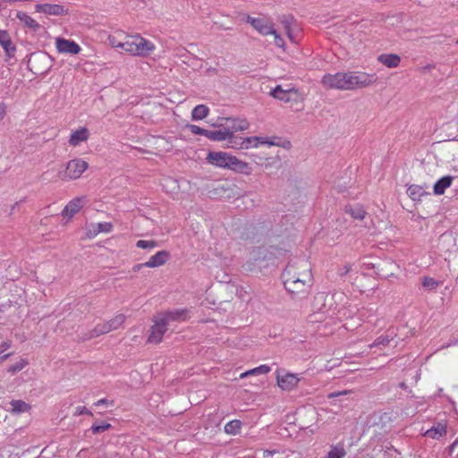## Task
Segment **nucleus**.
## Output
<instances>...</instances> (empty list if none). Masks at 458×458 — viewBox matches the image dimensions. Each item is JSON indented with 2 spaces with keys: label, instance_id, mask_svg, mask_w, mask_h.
<instances>
[{
  "label": "nucleus",
  "instance_id": "24",
  "mask_svg": "<svg viewBox=\"0 0 458 458\" xmlns=\"http://www.w3.org/2000/svg\"><path fill=\"white\" fill-rule=\"evenodd\" d=\"M302 261H307L304 259H297L292 263H289L284 268L283 273H289L290 275H294L293 279H301L304 274V268L301 265H300Z\"/></svg>",
  "mask_w": 458,
  "mask_h": 458
},
{
  "label": "nucleus",
  "instance_id": "3",
  "mask_svg": "<svg viewBox=\"0 0 458 458\" xmlns=\"http://www.w3.org/2000/svg\"><path fill=\"white\" fill-rule=\"evenodd\" d=\"M285 253L281 248L275 246H260L258 247L250 253V258L248 263L252 266H257L259 268L267 267L270 265H275V260L279 259Z\"/></svg>",
  "mask_w": 458,
  "mask_h": 458
},
{
  "label": "nucleus",
  "instance_id": "32",
  "mask_svg": "<svg viewBox=\"0 0 458 458\" xmlns=\"http://www.w3.org/2000/svg\"><path fill=\"white\" fill-rule=\"evenodd\" d=\"M346 454L344 444L340 442L330 446V451L327 453V458H344Z\"/></svg>",
  "mask_w": 458,
  "mask_h": 458
},
{
  "label": "nucleus",
  "instance_id": "52",
  "mask_svg": "<svg viewBox=\"0 0 458 458\" xmlns=\"http://www.w3.org/2000/svg\"><path fill=\"white\" fill-rule=\"evenodd\" d=\"M90 415L92 416V412L86 407H77L76 408V411H75V415L76 416H79V415Z\"/></svg>",
  "mask_w": 458,
  "mask_h": 458
},
{
  "label": "nucleus",
  "instance_id": "26",
  "mask_svg": "<svg viewBox=\"0 0 458 458\" xmlns=\"http://www.w3.org/2000/svg\"><path fill=\"white\" fill-rule=\"evenodd\" d=\"M394 267H395V264L392 261H386L385 263L378 264L377 266L373 265V268L377 269V271H375V273L378 276L384 277V278H387L394 274L392 270Z\"/></svg>",
  "mask_w": 458,
  "mask_h": 458
},
{
  "label": "nucleus",
  "instance_id": "13",
  "mask_svg": "<svg viewBox=\"0 0 458 458\" xmlns=\"http://www.w3.org/2000/svg\"><path fill=\"white\" fill-rule=\"evenodd\" d=\"M55 45L60 53L77 55L81 50V47L75 41L64 38H57Z\"/></svg>",
  "mask_w": 458,
  "mask_h": 458
},
{
  "label": "nucleus",
  "instance_id": "6",
  "mask_svg": "<svg viewBox=\"0 0 458 458\" xmlns=\"http://www.w3.org/2000/svg\"><path fill=\"white\" fill-rule=\"evenodd\" d=\"M271 96L276 99L290 104L291 108L299 110L301 108L303 98L295 89H284L281 85H277L272 91Z\"/></svg>",
  "mask_w": 458,
  "mask_h": 458
},
{
  "label": "nucleus",
  "instance_id": "11",
  "mask_svg": "<svg viewBox=\"0 0 458 458\" xmlns=\"http://www.w3.org/2000/svg\"><path fill=\"white\" fill-rule=\"evenodd\" d=\"M344 79V72H336L335 74H325L321 79V83L324 88L328 89H340L344 90L343 80Z\"/></svg>",
  "mask_w": 458,
  "mask_h": 458
},
{
  "label": "nucleus",
  "instance_id": "30",
  "mask_svg": "<svg viewBox=\"0 0 458 458\" xmlns=\"http://www.w3.org/2000/svg\"><path fill=\"white\" fill-rule=\"evenodd\" d=\"M446 434V426L443 423H437L436 426H433L431 428L428 429L424 436L433 438L439 439L443 436Z\"/></svg>",
  "mask_w": 458,
  "mask_h": 458
},
{
  "label": "nucleus",
  "instance_id": "34",
  "mask_svg": "<svg viewBox=\"0 0 458 458\" xmlns=\"http://www.w3.org/2000/svg\"><path fill=\"white\" fill-rule=\"evenodd\" d=\"M10 404L13 413L27 412L31 409L30 405L22 400H13Z\"/></svg>",
  "mask_w": 458,
  "mask_h": 458
},
{
  "label": "nucleus",
  "instance_id": "47",
  "mask_svg": "<svg viewBox=\"0 0 458 458\" xmlns=\"http://www.w3.org/2000/svg\"><path fill=\"white\" fill-rule=\"evenodd\" d=\"M276 453H277L276 450H258L256 455L258 458H270Z\"/></svg>",
  "mask_w": 458,
  "mask_h": 458
},
{
  "label": "nucleus",
  "instance_id": "51",
  "mask_svg": "<svg viewBox=\"0 0 458 458\" xmlns=\"http://www.w3.org/2000/svg\"><path fill=\"white\" fill-rule=\"evenodd\" d=\"M270 35L275 36V44L278 47H284V40L283 38L277 33V31L275 30V33H271Z\"/></svg>",
  "mask_w": 458,
  "mask_h": 458
},
{
  "label": "nucleus",
  "instance_id": "16",
  "mask_svg": "<svg viewBox=\"0 0 458 458\" xmlns=\"http://www.w3.org/2000/svg\"><path fill=\"white\" fill-rule=\"evenodd\" d=\"M188 310L187 309H181V310H168L162 314H160L159 318L165 321L166 325L170 321H185L188 318Z\"/></svg>",
  "mask_w": 458,
  "mask_h": 458
},
{
  "label": "nucleus",
  "instance_id": "29",
  "mask_svg": "<svg viewBox=\"0 0 458 458\" xmlns=\"http://www.w3.org/2000/svg\"><path fill=\"white\" fill-rule=\"evenodd\" d=\"M344 211L349 214L352 218L362 220L367 212L364 210L363 207L360 205H346L344 208Z\"/></svg>",
  "mask_w": 458,
  "mask_h": 458
},
{
  "label": "nucleus",
  "instance_id": "27",
  "mask_svg": "<svg viewBox=\"0 0 458 458\" xmlns=\"http://www.w3.org/2000/svg\"><path fill=\"white\" fill-rule=\"evenodd\" d=\"M113 229V225L108 222L98 223L92 225L91 228L89 229L87 235L89 238L97 236L99 233H110Z\"/></svg>",
  "mask_w": 458,
  "mask_h": 458
},
{
  "label": "nucleus",
  "instance_id": "44",
  "mask_svg": "<svg viewBox=\"0 0 458 458\" xmlns=\"http://www.w3.org/2000/svg\"><path fill=\"white\" fill-rule=\"evenodd\" d=\"M111 424L107 422H101V423H94L91 427V430L94 434H99L101 432H104L111 428Z\"/></svg>",
  "mask_w": 458,
  "mask_h": 458
},
{
  "label": "nucleus",
  "instance_id": "55",
  "mask_svg": "<svg viewBox=\"0 0 458 458\" xmlns=\"http://www.w3.org/2000/svg\"><path fill=\"white\" fill-rule=\"evenodd\" d=\"M106 403H110V404H113L114 403V401H109L107 399H100L98 400V402L95 403V405L96 406H99L101 404H106Z\"/></svg>",
  "mask_w": 458,
  "mask_h": 458
},
{
  "label": "nucleus",
  "instance_id": "28",
  "mask_svg": "<svg viewBox=\"0 0 458 458\" xmlns=\"http://www.w3.org/2000/svg\"><path fill=\"white\" fill-rule=\"evenodd\" d=\"M16 17L24 24L25 27L31 29L33 31H38L40 29L39 23L26 13L19 11L16 13Z\"/></svg>",
  "mask_w": 458,
  "mask_h": 458
},
{
  "label": "nucleus",
  "instance_id": "9",
  "mask_svg": "<svg viewBox=\"0 0 458 458\" xmlns=\"http://www.w3.org/2000/svg\"><path fill=\"white\" fill-rule=\"evenodd\" d=\"M312 309L321 314H335L337 305L334 299V295L325 293H318L312 301Z\"/></svg>",
  "mask_w": 458,
  "mask_h": 458
},
{
  "label": "nucleus",
  "instance_id": "53",
  "mask_svg": "<svg viewBox=\"0 0 458 458\" xmlns=\"http://www.w3.org/2000/svg\"><path fill=\"white\" fill-rule=\"evenodd\" d=\"M184 52L182 54H178L179 57L182 59V63H184L185 64H188V65H191L190 64V52L189 51H186L185 49H183Z\"/></svg>",
  "mask_w": 458,
  "mask_h": 458
},
{
  "label": "nucleus",
  "instance_id": "23",
  "mask_svg": "<svg viewBox=\"0 0 458 458\" xmlns=\"http://www.w3.org/2000/svg\"><path fill=\"white\" fill-rule=\"evenodd\" d=\"M454 179V177L452 175H445L438 179L433 186L434 194H444L445 190L452 185Z\"/></svg>",
  "mask_w": 458,
  "mask_h": 458
},
{
  "label": "nucleus",
  "instance_id": "25",
  "mask_svg": "<svg viewBox=\"0 0 458 458\" xmlns=\"http://www.w3.org/2000/svg\"><path fill=\"white\" fill-rule=\"evenodd\" d=\"M377 60L388 68H395L401 63V57L396 54H382L378 55Z\"/></svg>",
  "mask_w": 458,
  "mask_h": 458
},
{
  "label": "nucleus",
  "instance_id": "40",
  "mask_svg": "<svg viewBox=\"0 0 458 458\" xmlns=\"http://www.w3.org/2000/svg\"><path fill=\"white\" fill-rule=\"evenodd\" d=\"M241 428L242 421L239 420H233L225 424V431L227 434L236 435L237 433H239Z\"/></svg>",
  "mask_w": 458,
  "mask_h": 458
},
{
  "label": "nucleus",
  "instance_id": "58",
  "mask_svg": "<svg viewBox=\"0 0 458 458\" xmlns=\"http://www.w3.org/2000/svg\"><path fill=\"white\" fill-rule=\"evenodd\" d=\"M10 347V344L7 343H4L0 345V352H3L4 350L8 349Z\"/></svg>",
  "mask_w": 458,
  "mask_h": 458
},
{
  "label": "nucleus",
  "instance_id": "17",
  "mask_svg": "<svg viewBox=\"0 0 458 458\" xmlns=\"http://www.w3.org/2000/svg\"><path fill=\"white\" fill-rule=\"evenodd\" d=\"M299 381L300 379L296 377V375L292 373H287L284 376H277L278 386L285 391L293 389L298 385Z\"/></svg>",
  "mask_w": 458,
  "mask_h": 458
},
{
  "label": "nucleus",
  "instance_id": "41",
  "mask_svg": "<svg viewBox=\"0 0 458 458\" xmlns=\"http://www.w3.org/2000/svg\"><path fill=\"white\" fill-rule=\"evenodd\" d=\"M270 367L267 365H261L255 369H250L244 373L241 374V378H243L245 377L250 376V375H257V374H267L270 371Z\"/></svg>",
  "mask_w": 458,
  "mask_h": 458
},
{
  "label": "nucleus",
  "instance_id": "8",
  "mask_svg": "<svg viewBox=\"0 0 458 458\" xmlns=\"http://www.w3.org/2000/svg\"><path fill=\"white\" fill-rule=\"evenodd\" d=\"M88 167L89 165L86 161L81 158H74L66 164L64 170L58 172V177L63 181L76 180L81 176Z\"/></svg>",
  "mask_w": 458,
  "mask_h": 458
},
{
  "label": "nucleus",
  "instance_id": "50",
  "mask_svg": "<svg viewBox=\"0 0 458 458\" xmlns=\"http://www.w3.org/2000/svg\"><path fill=\"white\" fill-rule=\"evenodd\" d=\"M108 42L109 44L113 47H116V48H121L122 49V46L123 45V41H120L117 39V37L116 36H114V35H110L108 37Z\"/></svg>",
  "mask_w": 458,
  "mask_h": 458
},
{
  "label": "nucleus",
  "instance_id": "43",
  "mask_svg": "<svg viewBox=\"0 0 458 458\" xmlns=\"http://www.w3.org/2000/svg\"><path fill=\"white\" fill-rule=\"evenodd\" d=\"M26 365H28L27 360L21 359L16 363L9 366V368L7 369V371L10 373H13V374L17 373V372L21 371Z\"/></svg>",
  "mask_w": 458,
  "mask_h": 458
},
{
  "label": "nucleus",
  "instance_id": "31",
  "mask_svg": "<svg viewBox=\"0 0 458 458\" xmlns=\"http://www.w3.org/2000/svg\"><path fill=\"white\" fill-rule=\"evenodd\" d=\"M407 194L414 201L420 200L422 196L430 195V193L427 192L422 186L416 184H412L408 187Z\"/></svg>",
  "mask_w": 458,
  "mask_h": 458
},
{
  "label": "nucleus",
  "instance_id": "14",
  "mask_svg": "<svg viewBox=\"0 0 458 458\" xmlns=\"http://www.w3.org/2000/svg\"><path fill=\"white\" fill-rule=\"evenodd\" d=\"M35 9L37 12L49 15H64L68 13V10L62 4H38Z\"/></svg>",
  "mask_w": 458,
  "mask_h": 458
},
{
  "label": "nucleus",
  "instance_id": "4",
  "mask_svg": "<svg viewBox=\"0 0 458 458\" xmlns=\"http://www.w3.org/2000/svg\"><path fill=\"white\" fill-rule=\"evenodd\" d=\"M122 49L134 55L148 56L155 49V45L140 35H126Z\"/></svg>",
  "mask_w": 458,
  "mask_h": 458
},
{
  "label": "nucleus",
  "instance_id": "35",
  "mask_svg": "<svg viewBox=\"0 0 458 458\" xmlns=\"http://www.w3.org/2000/svg\"><path fill=\"white\" fill-rule=\"evenodd\" d=\"M242 144H244V149L257 148L259 144H265V138L257 136L246 137Z\"/></svg>",
  "mask_w": 458,
  "mask_h": 458
},
{
  "label": "nucleus",
  "instance_id": "18",
  "mask_svg": "<svg viewBox=\"0 0 458 458\" xmlns=\"http://www.w3.org/2000/svg\"><path fill=\"white\" fill-rule=\"evenodd\" d=\"M170 259V253L166 250L157 251L145 262L146 267H157L163 266Z\"/></svg>",
  "mask_w": 458,
  "mask_h": 458
},
{
  "label": "nucleus",
  "instance_id": "42",
  "mask_svg": "<svg viewBox=\"0 0 458 458\" xmlns=\"http://www.w3.org/2000/svg\"><path fill=\"white\" fill-rule=\"evenodd\" d=\"M421 284H422L423 288H425L426 290L433 291V290L437 289V287L440 284V283L432 277L424 276L421 279Z\"/></svg>",
  "mask_w": 458,
  "mask_h": 458
},
{
  "label": "nucleus",
  "instance_id": "19",
  "mask_svg": "<svg viewBox=\"0 0 458 458\" xmlns=\"http://www.w3.org/2000/svg\"><path fill=\"white\" fill-rule=\"evenodd\" d=\"M0 45L9 57H13L16 47L12 42L11 37L6 30H0Z\"/></svg>",
  "mask_w": 458,
  "mask_h": 458
},
{
  "label": "nucleus",
  "instance_id": "64",
  "mask_svg": "<svg viewBox=\"0 0 458 458\" xmlns=\"http://www.w3.org/2000/svg\"><path fill=\"white\" fill-rule=\"evenodd\" d=\"M10 356V354H5L2 357V360H6L8 357Z\"/></svg>",
  "mask_w": 458,
  "mask_h": 458
},
{
  "label": "nucleus",
  "instance_id": "57",
  "mask_svg": "<svg viewBox=\"0 0 458 458\" xmlns=\"http://www.w3.org/2000/svg\"><path fill=\"white\" fill-rule=\"evenodd\" d=\"M348 392L347 391H344V392H335V393H332L328 395V397H335V396H339V395H342V394H346Z\"/></svg>",
  "mask_w": 458,
  "mask_h": 458
},
{
  "label": "nucleus",
  "instance_id": "22",
  "mask_svg": "<svg viewBox=\"0 0 458 458\" xmlns=\"http://www.w3.org/2000/svg\"><path fill=\"white\" fill-rule=\"evenodd\" d=\"M396 336V333L394 328L387 329L385 334L379 335L375 341L369 345L370 348L377 346H386L390 342L394 341Z\"/></svg>",
  "mask_w": 458,
  "mask_h": 458
},
{
  "label": "nucleus",
  "instance_id": "56",
  "mask_svg": "<svg viewBox=\"0 0 458 458\" xmlns=\"http://www.w3.org/2000/svg\"><path fill=\"white\" fill-rule=\"evenodd\" d=\"M142 267H146L145 263L136 264L132 267V271L139 272Z\"/></svg>",
  "mask_w": 458,
  "mask_h": 458
},
{
  "label": "nucleus",
  "instance_id": "60",
  "mask_svg": "<svg viewBox=\"0 0 458 458\" xmlns=\"http://www.w3.org/2000/svg\"><path fill=\"white\" fill-rule=\"evenodd\" d=\"M4 108L0 106V120H2L4 117Z\"/></svg>",
  "mask_w": 458,
  "mask_h": 458
},
{
  "label": "nucleus",
  "instance_id": "62",
  "mask_svg": "<svg viewBox=\"0 0 458 458\" xmlns=\"http://www.w3.org/2000/svg\"><path fill=\"white\" fill-rule=\"evenodd\" d=\"M419 377H420V374L418 372H416V375L414 376L415 382H417Z\"/></svg>",
  "mask_w": 458,
  "mask_h": 458
},
{
  "label": "nucleus",
  "instance_id": "7",
  "mask_svg": "<svg viewBox=\"0 0 458 458\" xmlns=\"http://www.w3.org/2000/svg\"><path fill=\"white\" fill-rule=\"evenodd\" d=\"M124 321L125 316L123 314H118L109 321L98 324L92 330L84 334V335L81 337V340L85 341L98 337L104 334H107L110 331L119 328L124 323Z\"/></svg>",
  "mask_w": 458,
  "mask_h": 458
},
{
  "label": "nucleus",
  "instance_id": "12",
  "mask_svg": "<svg viewBox=\"0 0 458 458\" xmlns=\"http://www.w3.org/2000/svg\"><path fill=\"white\" fill-rule=\"evenodd\" d=\"M86 196H80L72 199L63 209L62 216L64 217H72L87 203Z\"/></svg>",
  "mask_w": 458,
  "mask_h": 458
},
{
  "label": "nucleus",
  "instance_id": "45",
  "mask_svg": "<svg viewBox=\"0 0 458 458\" xmlns=\"http://www.w3.org/2000/svg\"><path fill=\"white\" fill-rule=\"evenodd\" d=\"M136 246L140 249H154L157 246V242L154 241V240H150V241L139 240L136 242Z\"/></svg>",
  "mask_w": 458,
  "mask_h": 458
},
{
  "label": "nucleus",
  "instance_id": "38",
  "mask_svg": "<svg viewBox=\"0 0 458 458\" xmlns=\"http://www.w3.org/2000/svg\"><path fill=\"white\" fill-rule=\"evenodd\" d=\"M226 121H232L233 124L230 127L231 131H233V133L236 131H242L249 128V122L245 119L243 120H234L231 118H226Z\"/></svg>",
  "mask_w": 458,
  "mask_h": 458
},
{
  "label": "nucleus",
  "instance_id": "54",
  "mask_svg": "<svg viewBox=\"0 0 458 458\" xmlns=\"http://www.w3.org/2000/svg\"><path fill=\"white\" fill-rule=\"evenodd\" d=\"M351 271V265L347 264L344 267L343 270L339 272L340 276H346Z\"/></svg>",
  "mask_w": 458,
  "mask_h": 458
},
{
  "label": "nucleus",
  "instance_id": "61",
  "mask_svg": "<svg viewBox=\"0 0 458 458\" xmlns=\"http://www.w3.org/2000/svg\"><path fill=\"white\" fill-rule=\"evenodd\" d=\"M399 387H400V388H403V389H407V385H406V383H405V382H401V383L399 384Z\"/></svg>",
  "mask_w": 458,
  "mask_h": 458
},
{
  "label": "nucleus",
  "instance_id": "46",
  "mask_svg": "<svg viewBox=\"0 0 458 458\" xmlns=\"http://www.w3.org/2000/svg\"><path fill=\"white\" fill-rule=\"evenodd\" d=\"M187 127L190 130V131L195 135L206 136L207 129L201 128L195 124H188Z\"/></svg>",
  "mask_w": 458,
  "mask_h": 458
},
{
  "label": "nucleus",
  "instance_id": "2",
  "mask_svg": "<svg viewBox=\"0 0 458 458\" xmlns=\"http://www.w3.org/2000/svg\"><path fill=\"white\" fill-rule=\"evenodd\" d=\"M207 161L220 168H226L235 173L249 175L252 172L250 165L236 157L223 151H210L207 156Z\"/></svg>",
  "mask_w": 458,
  "mask_h": 458
},
{
  "label": "nucleus",
  "instance_id": "49",
  "mask_svg": "<svg viewBox=\"0 0 458 458\" xmlns=\"http://www.w3.org/2000/svg\"><path fill=\"white\" fill-rule=\"evenodd\" d=\"M326 315L317 312L316 310H313V314L310 315V322L316 323V322H321L325 319Z\"/></svg>",
  "mask_w": 458,
  "mask_h": 458
},
{
  "label": "nucleus",
  "instance_id": "59",
  "mask_svg": "<svg viewBox=\"0 0 458 458\" xmlns=\"http://www.w3.org/2000/svg\"><path fill=\"white\" fill-rule=\"evenodd\" d=\"M254 162L257 165H264V158L260 157H258V159H255Z\"/></svg>",
  "mask_w": 458,
  "mask_h": 458
},
{
  "label": "nucleus",
  "instance_id": "1",
  "mask_svg": "<svg viewBox=\"0 0 458 458\" xmlns=\"http://www.w3.org/2000/svg\"><path fill=\"white\" fill-rule=\"evenodd\" d=\"M300 265L304 268L301 279H293L294 275H290L288 272L282 274L284 288L293 298L296 299H301L309 293L312 282L311 269L308 261H302Z\"/></svg>",
  "mask_w": 458,
  "mask_h": 458
},
{
  "label": "nucleus",
  "instance_id": "5",
  "mask_svg": "<svg viewBox=\"0 0 458 458\" xmlns=\"http://www.w3.org/2000/svg\"><path fill=\"white\" fill-rule=\"evenodd\" d=\"M344 79L343 80L344 90H354L367 87L377 81L374 74H368L365 72H344Z\"/></svg>",
  "mask_w": 458,
  "mask_h": 458
},
{
  "label": "nucleus",
  "instance_id": "36",
  "mask_svg": "<svg viewBox=\"0 0 458 458\" xmlns=\"http://www.w3.org/2000/svg\"><path fill=\"white\" fill-rule=\"evenodd\" d=\"M226 140H228L229 147L236 149H244V144H242L244 138L235 136L233 131L230 130V135Z\"/></svg>",
  "mask_w": 458,
  "mask_h": 458
},
{
  "label": "nucleus",
  "instance_id": "20",
  "mask_svg": "<svg viewBox=\"0 0 458 458\" xmlns=\"http://www.w3.org/2000/svg\"><path fill=\"white\" fill-rule=\"evenodd\" d=\"M89 137V131L86 127L72 131L68 140L71 146L76 147L81 142L86 141Z\"/></svg>",
  "mask_w": 458,
  "mask_h": 458
},
{
  "label": "nucleus",
  "instance_id": "21",
  "mask_svg": "<svg viewBox=\"0 0 458 458\" xmlns=\"http://www.w3.org/2000/svg\"><path fill=\"white\" fill-rule=\"evenodd\" d=\"M219 130H207L206 136L208 139L213 141H223L225 140L230 135V128L224 127L223 125L218 126Z\"/></svg>",
  "mask_w": 458,
  "mask_h": 458
},
{
  "label": "nucleus",
  "instance_id": "37",
  "mask_svg": "<svg viewBox=\"0 0 458 458\" xmlns=\"http://www.w3.org/2000/svg\"><path fill=\"white\" fill-rule=\"evenodd\" d=\"M265 144L270 146H277L282 147L285 149H290L292 147L291 141L287 140H283L282 138L274 137L272 140H267L265 138Z\"/></svg>",
  "mask_w": 458,
  "mask_h": 458
},
{
  "label": "nucleus",
  "instance_id": "48",
  "mask_svg": "<svg viewBox=\"0 0 458 458\" xmlns=\"http://www.w3.org/2000/svg\"><path fill=\"white\" fill-rule=\"evenodd\" d=\"M292 20H293V17H289V18L284 17V20L282 21V23L284 24V27L286 30L288 38L293 41V35L291 33V29H290V24H291Z\"/></svg>",
  "mask_w": 458,
  "mask_h": 458
},
{
  "label": "nucleus",
  "instance_id": "15",
  "mask_svg": "<svg viewBox=\"0 0 458 458\" xmlns=\"http://www.w3.org/2000/svg\"><path fill=\"white\" fill-rule=\"evenodd\" d=\"M247 21L262 35H270L271 33H275L273 25L266 21L264 19L248 16Z\"/></svg>",
  "mask_w": 458,
  "mask_h": 458
},
{
  "label": "nucleus",
  "instance_id": "33",
  "mask_svg": "<svg viewBox=\"0 0 458 458\" xmlns=\"http://www.w3.org/2000/svg\"><path fill=\"white\" fill-rule=\"evenodd\" d=\"M209 109L205 105H198L191 112V119L194 121L202 120L208 114Z\"/></svg>",
  "mask_w": 458,
  "mask_h": 458
},
{
  "label": "nucleus",
  "instance_id": "63",
  "mask_svg": "<svg viewBox=\"0 0 458 458\" xmlns=\"http://www.w3.org/2000/svg\"><path fill=\"white\" fill-rule=\"evenodd\" d=\"M18 206V202L14 203L13 206H12V208L11 210L13 211L14 208H16V207Z\"/></svg>",
  "mask_w": 458,
  "mask_h": 458
},
{
  "label": "nucleus",
  "instance_id": "10",
  "mask_svg": "<svg viewBox=\"0 0 458 458\" xmlns=\"http://www.w3.org/2000/svg\"><path fill=\"white\" fill-rule=\"evenodd\" d=\"M167 325L159 317L155 320V324L150 328V334L148 338V343L159 344L164 334L167 331Z\"/></svg>",
  "mask_w": 458,
  "mask_h": 458
},
{
  "label": "nucleus",
  "instance_id": "39",
  "mask_svg": "<svg viewBox=\"0 0 458 458\" xmlns=\"http://www.w3.org/2000/svg\"><path fill=\"white\" fill-rule=\"evenodd\" d=\"M371 420H373V426H381V428H384L386 427V423L390 421V416L388 413H375L371 417Z\"/></svg>",
  "mask_w": 458,
  "mask_h": 458
}]
</instances>
